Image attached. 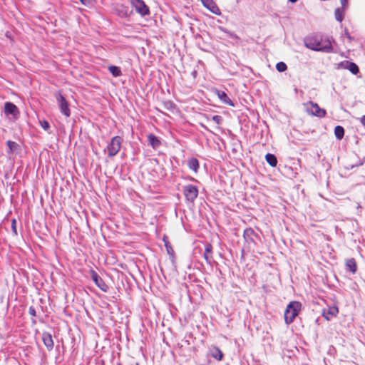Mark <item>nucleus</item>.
Wrapping results in <instances>:
<instances>
[{"mask_svg": "<svg viewBox=\"0 0 365 365\" xmlns=\"http://www.w3.org/2000/svg\"><path fill=\"white\" fill-rule=\"evenodd\" d=\"M7 145H8L9 152H11V153L16 152L19 147V145L16 143H15L14 141H11V140L7 141Z\"/></svg>", "mask_w": 365, "mask_h": 365, "instance_id": "b1692460", "label": "nucleus"}, {"mask_svg": "<svg viewBox=\"0 0 365 365\" xmlns=\"http://www.w3.org/2000/svg\"><path fill=\"white\" fill-rule=\"evenodd\" d=\"M361 124L365 126V115H363L361 118V120H360Z\"/></svg>", "mask_w": 365, "mask_h": 365, "instance_id": "4c0bfd02", "label": "nucleus"}, {"mask_svg": "<svg viewBox=\"0 0 365 365\" xmlns=\"http://www.w3.org/2000/svg\"><path fill=\"white\" fill-rule=\"evenodd\" d=\"M40 125L41 128L45 130H48L50 128V125L46 120L40 121Z\"/></svg>", "mask_w": 365, "mask_h": 365, "instance_id": "c85d7f7f", "label": "nucleus"}, {"mask_svg": "<svg viewBox=\"0 0 365 365\" xmlns=\"http://www.w3.org/2000/svg\"><path fill=\"white\" fill-rule=\"evenodd\" d=\"M81 4L88 6L92 7L94 4L95 0H80Z\"/></svg>", "mask_w": 365, "mask_h": 365, "instance_id": "cd10ccee", "label": "nucleus"}, {"mask_svg": "<svg viewBox=\"0 0 365 365\" xmlns=\"http://www.w3.org/2000/svg\"><path fill=\"white\" fill-rule=\"evenodd\" d=\"M347 2H348V0H340V3L341 4V7L346 9V6H347Z\"/></svg>", "mask_w": 365, "mask_h": 365, "instance_id": "72a5a7b5", "label": "nucleus"}, {"mask_svg": "<svg viewBox=\"0 0 365 365\" xmlns=\"http://www.w3.org/2000/svg\"><path fill=\"white\" fill-rule=\"evenodd\" d=\"M108 70L114 77H118L121 75V71L118 66H109Z\"/></svg>", "mask_w": 365, "mask_h": 365, "instance_id": "4be33fe9", "label": "nucleus"}, {"mask_svg": "<svg viewBox=\"0 0 365 365\" xmlns=\"http://www.w3.org/2000/svg\"><path fill=\"white\" fill-rule=\"evenodd\" d=\"M334 135L338 140L343 138L344 135V129L340 125H337L334 128Z\"/></svg>", "mask_w": 365, "mask_h": 365, "instance_id": "412c9836", "label": "nucleus"}, {"mask_svg": "<svg viewBox=\"0 0 365 365\" xmlns=\"http://www.w3.org/2000/svg\"><path fill=\"white\" fill-rule=\"evenodd\" d=\"M122 143L123 138L120 136H115L112 138L110 142L106 147L108 155L110 158H113L118 154L120 150Z\"/></svg>", "mask_w": 365, "mask_h": 365, "instance_id": "7ed1b4c3", "label": "nucleus"}, {"mask_svg": "<svg viewBox=\"0 0 365 365\" xmlns=\"http://www.w3.org/2000/svg\"><path fill=\"white\" fill-rule=\"evenodd\" d=\"M290 2L292 3H295L297 2L298 0H289Z\"/></svg>", "mask_w": 365, "mask_h": 365, "instance_id": "58836bf2", "label": "nucleus"}, {"mask_svg": "<svg viewBox=\"0 0 365 365\" xmlns=\"http://www.w3.org/2000/svg\"><path fill=\"white\" fill-rule=\"evenodd\" d=\"M345 35H346V36L347 37V38L349 39V41H351L352 40V37L351 36V35L349 34V33L346 30L345 31Z\"/></svg>", "mask_w": 365, "mask_h": 365, "instance_id": "e433bc0d", "label": "nucleus"}, {"mask_svg": "<svg viewBox=\"0 0 365 365\" xmlns=\"http://www.w3.org/2000/svg\"><path fill=\"white\" fill-rule=\"evenodd\" d=\"M339 312L338 307L336 306L329 307L324 309L322 312V316L327 319L330 320L333 317H335Z\"/></svg>", "mask_w": 365, "mask_h": 365, "instance_id": "1a4fd4ad", "label": "nucleus"}, {"mask_svg": "<svg viewBox=\"0 0 365 365\" xmlns=\"http://www.w3.org/2000/svg\"><path fill=\"white\" fill-rule=\"evenodd\" d=\"M265 159L267 162V163L272 166V167H275L277 164V158L275 157L274 155L273 154H271V153H267L266 155H265Z\"/></svg>", "mask_w": 365, "mask_h": 365, "instance_id": "6ab92c4d", "label": "nucleus"}, {"mask_svg": "<svg viewBox=\"0 0 365 365\" xmlns=\"http://www.w3.org/2000/svg\"><path fill=\"white\" fill-rule=\"evenodd\" d=\"M346 267L351 273L354 274L356 272L357 266L356 261L354 258L348 259L346 262Z\"/></svg>", "mask_w": 365, "mask_h": 365, "instance_id": "2eb2a0df", "label": "nucleus"}, {"mask_svg": "<svg viewBox=\"0 0 365 365\" xmlns=\"http://www.w3.org/2000/svg\"><path fill=\"white\" fill-rule=\"evenodd\" d=\"M216 94L217 95L218 98L220 99V101L229 106H233L234 104L232 101L230 100V98L227 96V95L224 92L221 91H216Z\"/></svg>", "mask_w": 365, "mask_h": 365, "instance_id": "ddd939ff", "label": "nucleus"}, {"mask_svg": "<svg viewBox=\"0 0 365 365\" xmlns=\"http://www.w3.org/2000/svg\"><path fill=\"white\" fill-rule=\"evenodd\" d=\"M306 112L312 115L322 118L326 115V110L319 108V105L312 101L304 104Z\"/></svg>", "mask_w": 365, "mask_h": 365, "instance_id": "20e7f679", "label": "nucleus"}, {"mask_svg": "<svg viewBox=\"0 0 365 365\" xmlns=\"http://www.w3.org/2000/svg\"><path fill=\"white\" fill-rule=\"evenodd\" d=\"M54 96L58 103L61 113L66 117H69L71 115V110L68 107V101L60 92H57Z\"/></svg>", "mask_w": 365, "mask_h": 365, "instance_id": "423d86ee", "label": "nucleus"}, {"mask_svg": "<svg viewBox=\"0 0 365 365\" xmlns=\"http://www.w3.org/2000/svg\"><path fill=\"white\" fill-rule=\"evenodd\" d=\"M302 304L297 301L291 302L287 307L284 312V320L286 324H291L295 317L298 315Z\"/></svg>", "mask_w": 365, "mask_h": 365, "instance_id": "f03ea898", "label": "nucleus"}, {"mask_svg": "<svg viewBox=\"0 0 365 365\" xmlns=\"http://www.w3.org/2000/svg\"><path fill=\"white\" fill-rule=\"evenodd\" d=\"M209 354L214 359L221 361L223 357V354L221 350L217 346H211L209 349Z\"/></svg>", "mask_w": 365, "mask_h": 365, "instance_id": "f8f14e48", "label": "nucleus"}, {"mask_svg": "<svg viewBox=\"0 0 365 365\" xmlns=\"http://www.w3.org/2000/svg\"><path fill=\"white\" fill-rule=\"evenodd\" d=\"M254 234V231L252 229H246L244 232V237L247 240H252V236Z\"/></svg>", "mask_w": 365, "mask_h": 365, "instance_id": "bb28decb", "label": "nucleus"}, {"mask_svg": "<svg viewBox=\"0 0 365 365\" xmlns=\"http://www.w3.org/2000/svg\"><path fill=\"white\" fill-rule=\"evenodd\" d=\"M183 193L187 201L193 202L198 195V189L195 185H187L183 187Z\"/></svg>", "mask_w": 365, "mask_h": 365, "instance_id": "0eeeda50", "label": "nucleus"}, {"mask_svg": "<svg viewBox=\"0 0 365 365\" xmlns=\"http://www.w3.org/2000/svg\"><path fill=\"white\" fill-rule=\"evenodd\" d=\"M219 29H220L221 31H222V32L225 33V34H226L228 36H230V37H234V36H235V35L233 33H232V32H230V31H227L225 29H224V28H222V27H220V28H219Z\"/></svg>", "mask_w": 365, "mask_h": 365, "instance_id": "7c9ffc66", "label": "nucleus"}, {"mask_svg": "<svg viewBox=\"0 0 365 365\" xmlns=\"http://www.w3.org/2000/svg\"><path fill=\"white\" fill-rule=\"evenodd\" d=\"M132 7L141 16H145L150 14L149 7L143 0H129Z\"/></svg>", "mask_w": 365, "mask_h": 365, "instance_id": "39448f33", "label": "nucleus"}, {"mask_svg": "<svg viewBox=\"0 0 365 365\" xmlns=\"http://www.w3.org/2000/svg\"><path fill=\"white\" fill-rule=\"evenodd\" d=\"M42 340L44 345L48 350H51L53 348V341L51 334L43 332L42 334Z\"/></svg>", "mask_w": 365, "mask_h": 365, "instance_id": "9b49d317", "label": "nucleus"}, {"mask_svg": "<svg viewBox=\"0 0 365 365\" xmlns=\"http://www.w3.org/2000/svg\"><path fill=\"white\" fill-rule=\"evenodd\" d=\"M115 12L120 17H127L128 16V8L124 5H118L115 9Z\"/></svg>", "mask_w": 365, "mask_h": 365, "instance_id": "a211bd4d", "label": "nucleus"}, {"mask_svg": "<svg viewBox=\"0 0 365 365\" xmlns=\"http://www.w3.org/2000/svg\"><path fill=\"white\" fill-rule=\"evenodd\" d=\"M4 112L6 115L16 116L19 114L18 108L12 103L6 102L4 105Z\"/></svg>", "mask_w": 365, "mask_h": 365, "instance_id": "9d476101", "label": "nucleus"}, {"mask_svg": "<svg viewBox=\"0 0 365 365\" xmlns=\"http://www.w3.org/2000/svg\"><path fill=\"white\" fill-rule=\"evenodd\" d=\"M213 14H220V11H217V9L214 7H212V6L210 7L209 9Z\"/></svg>", "mask_w": 365, "mask_h": 365, "instance_id": "f704fd0d", "label": "nucleus"}, {"mask_svg": "<svg viewBox=\"0 0 365 365\" xmlns=\"http://www.w3.org/2000/svg\"><path fill=\"white\" fill-rule=\"evenodd\" d=\"M148 139L149 144L153 149L158 148L161 144L160 140L154 134H149L148 135Z\"/></svg>", "mask_w": 365, "mask_h": 365, "instance_id": "4468645a", "label": "nucleus"}, {"mask_svg": "<svg viewBox=\"0 0 365 365\" xmlns=\"http://www.w3.org/2000/svg\"><path fill=\"white\" fill-rule=\"evenodd\" d=\"M345 68L348 69L351 73L357 74L359 71L358 66L353 62L346 61Z\"/></svg>", "mask_w": 365, "mask_h": 365, "instance_id": "dca6fc26", "label": "nucleus"}, {"mask_svg": "<svg viewBox=\"0 0 365 365\" xmlns=\"http://www.w3.org/2000/svg\"><path fill=\"white\" fill-rule=\"evenodd\" d=\"M188 167L190 170L197 173L199 169V161L197 158H192L188 160Z\"/></svg>", "mask_w": 365, "mask_h": 365, "instance_id": "f3484780", "label": "nucleus"}, {"mask_svg": "<svg viewBox=\"0 0 365 365\" xmlns=\"http://www.w3.org/2000/svg\"><path fill=\"white\" fill-rule=\"evenodd\" d=\"M29 313L31 315V316H36V309L34 307H29Z\"/></svg>", "mask_w": 365, "mask_h": 365, "instance_id": "473e14b6", "label": "nucleus"}, {"mask_svg": "<svg viewBox=\"0 0 365 365\" xmlns=\"http://www.w3.org/2000/svg\"><path fill=\"white\" fill-rule=\"evenodd\" d=\"M165 245L166 247V249H167V252L168 254H170L171 252H173V249L171 247V246L169 245V242L166 240H165Z\"/></svg>", "mask_w": 365, "mask_h": 365, "instance_id": "2f4dec72", "label": "nucleus"}, {"mask_svg": "<svg viewBox=\"0 0 365 365\" xmlns=\"http://www.w3.org/2000/svg\"><path fill=\"white\" fill-rule=\"evenodd\" d=\"M212 119L217 124H220L222 123V117L220 116V115H217L212 116Z\"/></svg>", "mask_w": 365, "mask_h": 365, "instance_id": "c756f323", "label": "nucleus"}, {"mask_svg": "<svg viewBox=\"0 0 365 365\" xmlns=\"http://www.w3.org/2000/svg\"><path fill=\"white\" fill-rule=\"evenodd\" d=\"M304 45L307 48L313 51L325 53H331L333 51L331 40L328 37L320 35H314L306 38Z\"/></svg>", "mask_w": 365, "mask_h": 365, "instance_id": "f257e3e1", "label": "nucleus"}, {"mask_svg": "<svg viewBox=\"0 0 365 365\" xmlns=\"http://www.w3.org/2000/svg\"><path fill=\"white\" fill-rule=\"evenodd\" d=\"M201 1L207 9H210V7L212 6V7L215 8L217 11H218V8L215 5L212 0H201Z\"/></svg>", "mask_w": 365, "mask_h": 365, "instance_id": "393cba45", "label": "nucleus"}, {"mask_svg": "<svg viewBox=\"0 0 365 365\" xmlns=\"http://www.w3.org/2000/svg\"><path fill=\"white\" fill-rule=\"evenodd\" d=\"M212 245L210 244H207L205 246L204 257H205V259H206V261L207 262H210V254L212 252Z\"/></svg>", "mask_w": 365, "mask_h": 365, "instance_id": "5701e85b", "label": "nucleus"}, {"mask_svg": "<svg viewBox=\"0 0 365 365\" xmlns=\"http://www.w3.org/2000/svg\"><path fill=\"white\" fill-rule=\"evenodd\" d=\"M91 277L95 284L103 292H106L108 287L103 280V279L94 270L91 271Z\"/></svg>", "mask_w": 365, "mask_h": 365, "instance_id": "6e6552de", "label": "nucleus"}, {"mask_svg": "<svg viewBox=\"0 0 365 365\" xmlns=\"http://www.w3.org/2000/svg\"><path fill=\"white\" fill-rule=\"evenodd\" d=\"M345 8H337L334 11V16L336 21L341 22L344 19V13Z\"/></svg>", "mask_w": 365, "mask_h": 365, "instance_id": "aec40b11", "label": "nucleus"}, {"mask_svg": "<svg viewBox=\"0 0 365 365\" xmlns=\"http://www.w3.org/2000/svg\"><path fill=\"white\" fill-rule=\"evenodd\" d=\"M11 226H12V229H13V230H14L15 232H16V220H12V225H11Z\"/></svg>", "mask_w": 365, "mask_h": 365, "instance_id": "c9c22d12", "label": "nucleus"}, {"mask_svg": "<svg viewBox=\"0 0 365 365\" xmlns=\"http://www.w3.org/2000/svg\"><path fill=\"white\" fill-rule=\"evenodd\" d=\"M287 66L284 62H279L276 65V69L279 72H284L287 70Z\"/></svg>", "mask_w": 365, "mask_h": 365, "instance_id": "a878e982", "label": "nucleus"}]
</instances>
